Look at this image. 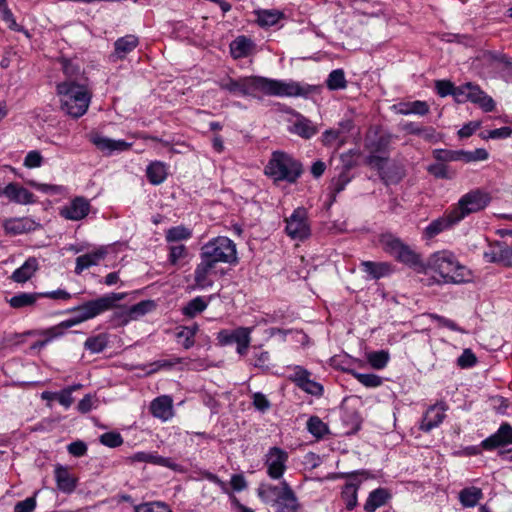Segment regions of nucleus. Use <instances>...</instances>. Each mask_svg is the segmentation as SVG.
Here are the masks:
<instances>
[{
  "mask_svg": "<svg viewBox=\"0 0 512 512\" xmlns=\"http://www.w3.org/2000/svg\"><path fill=\"white\" fill-rule=\"evenodd\" d=\"M43 157L37 150H32L27 153L24 159V166L27 168H38L42 165Z\"/></svg>",
  "mask_w": 512,
  "mask_h": 512,
  "instance_id": "nucleus-63",
  "label": "nucleus"
},
{
  "mask_svg": "<svg viewBox=\"0 0 512 512\" xmlns=\"http://www.w3.org/2000/svg\"><path fill=\"white\" fill-rule=\"evenodd\" d=\"M150 412L154 417L162 421L171 419L174 415L172 397L169 395L156 397L150 404Z\"/></svg>",
  "mask_w": 512,
  "mask_h": 512,
  "instance_id": "nucleus-23",
  "label": "nucleus"
},
{
  "mask_svg": "<svg viewBox=\"0 0 512 512\" xmlns=\"http://www.w3.org/2000/svg\"><path fill=\"white\" fill-rule=\"evenodd\" d=\"M155 308L156 303L154 300H142L132 305L129 309L119 313L116 312L113 317L116 320V325H125L130 320L144 316L145 314L153 311Z\"/></svg>",
  "mask_w": 512,
  "mask_h": 512,
  "instance_id": "nucleus-16",
  "label": "nucleus"
},
{
  "mask_svg": "<svg viewBox=\"0 0 512 512\" xmlns=\"http://www.w3.org/2000/svg\"><path fill=\"white\" fill-rule=\"evenodd\" d=\"M508 445H512V426L508 422H503L495 433L481 442L482 448L487 451Z\"/></svg>",
  "mask_w": 512,
  "mask_h": 512,
  "instance_id": "nucleus-15",
  "label": "nucleus"
},
{
  "mask_svg": "<svg viewBox=\"0 0 512 512\" xmlns=\"http://www.w3.org/2000/svg\"><path fill=\"white\" fill-rule=\"evenodd\" d=\"M391 493L388 489L379 487L372 490L366 499L364 504L365 512H375L378 508L384 506L390 499Z\"/></svg>",
  "mask_w": 512,
  "mask_h": 512,
  "instance_id": "nucleus-29",
  "label": "nucleus"
},
{
  "mask_svg": "<svg viewBox=\"0 0 512 512\" xmlns=\"http://www.w3.org/2000/svg\"><path fill=\"white\" fill-rule=\"evenodd\" d=\"M65 79L56 85L60 107L74 119L86 114L93 96L89 78L79 65L72 60H62Z\"/></svg>",
  "mask_w": 512,
  "mask_h": 512,
  "instance_id": "nucleus-2",
  "label": "nucleus"
},
{
  "mask_svg": "<svg viewBox=\"0 0 512 512\" xmlns=\"http://www.w3.org/2000/svg\"><path fill=\"white\" fill-rule=\"evenodd\" d=\"M90 142L95 145L100 151L111 155L115 151H126L129 150L132 146L131 143H128L124 140H114L108 137L102 136L97 132H93L89 134Z\"/></svg>",
  "mask_w": 512,
  "mask_h": 512,
  "instance_id": "nucleus-17",
  "label": "nucleus"
},
{
  "mask_svg": "<svg viewBox=\"0 0 512 512\" xmlns=\"http://www.w3.org/2000/svg\"><path fill=\"white\" fill-rule=\"evenodd\" d=\"M253 361L251 364L261 370L267 371L270 369V354L268 351H263L261 347L254 348Z\"/></svg>",
  "mask_w": 512,
  "mask_h": 512,
  "instance_id": "nucleus-54",
  "label": "nucleus"
},
{
  "mask_svg": "<svg viewBox=\"0 0 512 512\" xmlns=\"http://www.w3.org/2000/svg\"><path fill=\"white\" fill-rule=\"evenodd\" d=\"M352 176L350 175V169L345 167L341 170V172L336 176L333 177L330 185V205L336 201V196L340 192H342L347 184L351 181Z\"/></svg>",
  "mask_w": 512,
  "mask_h": 512,
  "instance_id": "nucleus-34",
  "label": "nucleus"
},
{
  "mask_svg": "<svg viewBox=\"0 0 512 512\" xmlns=\"http://www.w3.org/2000/svg\"><path fill=\"white\" fill-rule=\"evenodd\" d=\"M461 162L472 163L478 161H485L489 158V153L484 148H477L474 151H466L461 149Z\"/></svg>",
  "mask_w": 512,
  "mask_h": 512,
  "instance_id": "nucleus-55",
  "label": "nucleus"
},
{
  "mask_svg": "<svg viewBox=\"0 0 512 512\" xmlns=\"http://www.w3.org/2000/svg\"><path fill=\"white\" fill-rule=\"evenodd\" d=\"M458 91L459 103L470 101L479 105L485 112H491L495 109L494 100L476 84L467 82L458 86Z\"/></svg>",
  "mask_w": 512,
  "mask_h": 512,
  "instance_id": "nucleus-8",
  "label": "nucleus"
},
{
  "mask_svg": "<svg viewBox=\"0 0 512 512\" xmlns=\"http://www.w3.org/2000/svg\"><path fill=\"white\" fill-rule=\"evenodd\" d=\"M168 167L161 161H153L146 168V177L152 185L162 184L168 175Z\"/></svg>",
  "mask_w": 512,
  "mask_h": 512,
  "instance_id": "nucleus-35",
  "label": "nucleus"
},
{
  "mask_svg": "<svg viewBox=\"0 0 512 512\" xmlns=\"http://www.w3.org/2000/svg\"><path fill=\"white\" fill-rule=\"evenodd\" d=\"M108 346V335L106 333H100L95 336H90L84 342L85 350L92 354H98L103 352Z\"/></svg>",
  "mask_w": 512,
  "mask_h": 512,
  "instance_id": "nucleus-42",
  "label": "nucleus"
},
{
  "mask_svg": "<svg viewBox=\"0 0 512 512\" xmlns=\"http://www.w3.org/2000/svg\"><path fill=\"white\" fill-rule=\"evenodd\" d=\"M398 112L402 115H426L429 112V106L425 101L416 100L413 102L399 104Z\"/></svg>",
  "mask_w": 512,
  "mask_h": 512,
  "instance_id": "nucleus-43",
  "label": "nucleus"
},
{
  "mask_svg": "<svg viewBox=\"0 0 512 512\" xmlns=\"http://www.w3.org/2000/svg\"><path fill=\"white\" fill-rule=\"evenodd\" d=\"M379 177L388 186L399 183L403 178V174L397 168H388L381 172Z\"/></svg>",
  "mask_w": 512,
  "mask_h": 512,
  "instance_id": "nucleus-61",
  "label": "nucleus"
},
{
  "mask_svg": "<svg viewBox=\"0 0 512 512\" xmlns=\"http://www.w3.org/2000/svg\"><path fill=\"white\" fill-rule=\"evenodd\" d=\"M90 211V203L84 197H76L62 208L61 215L69 220L78 221L85 218Z\"/></svg>",
  "mask_w": 512,
  "mask_h": 512,
  "instance_id": "nucleus-22",
  "label": "nucleus"
},
{
  "mask_svg": "<svg viewBox=\"0 0 512 512\" xmlns=\"http://www.w3.org/2000/svg\"><path fill=\"white\" fill-rule=\"evenodd\" d=\"M373 475L370 471L365 469L354 470L350 472H338L335 474V479L348 480L341 489V499L345 503V508L348 511L354 510L358 505V490L363 480L372 478Z\"/></svg>",
  "mask_w": 512,
  "mask_h": 512,
  "instance_id": "nucleus-5",
  "label": "nucleus"
},
{
  "mask_svg": "<svg viewBox=\"0 0 512 512\" xmlns=\"http://www.w3.org/2000/svg\"><path fill=\"white\" fill-rule=\"evenodd\" d=\"M125 296V293L111 292L96 299L86 301L76 307L67 309L65 313H73L74 315L60 322L57 326L64 335L67 329L112 309L116 303L124 299Z\"/></svg>",
  "mask_w": 512,
  "mask_h": 512,
  "instance_id": "nucleus-3",
  "label": "nucleus"
},
{
  "mask_svg": "<svg viewBox=\"0 0 512 512\" xmlns=\"http://www.w3.org/2000/svg\"><path fill=\"white\" fill-rule=\"evenodd\" d=\"M293 371V374L289 376V380L292 381L299 389L316 397H321L323 395V385L311 379V372L309 370L303 366L296 365L294 366Z\"/></svg>",
  "mask_w": 512,
  "mask_h": 512,
  "instance_id": "nucleus-11",
  "label": "nucleus"
},
{
  "mask_svg": "<svg viewBox=\"0 0 512 512\" xmlns=\"http://www.w3.org/2000/svg\"><path fill=\"white\" fill-rule=\"evenodd\" d=\"M295 121L289 128V131L301 138L310 139L317 134V126L302 114L295 112Z\"/></svg>",
  "mask_w": 512,
  "mask_h": 512,
  "instance_id": "nucleus-25",
  "label": "nucleus"
},
{
  "mask_svg": "<svg viewBox=\"0 0 512 512\" xmlns=\"http://www.w3.org/2000/svg\"><path fill=\"white\" fill-rule=\"evenodd\" d=\"M341 422L345 435L356 434L361 429L362 417L356 409L346 408L341 412Z\"/></svg>",
  "mask_w": 512,
  "mask_h": 512,
  "instance_id": "nucleus-31",
  "label": "nucleus"
},
{
  "mask_svg": "<svg viewBox=\"0 0 512 512\" xmlns=\"http://www.w3.org/2000/svg\"><path fill=\"white\" fill-rule=\"evenodd\" d=\"M208 306V302L201 296L191 299L183 308L182 314L188 318H194L203 312Z\"/></svg>",
  "mask_w": 512,
  "mask_h": 512,
  "instance_id": "nucleus-44",
  "label": "nucleus"
},
{
  "mask_svg": "<svg viewBox=\"0 0 512 512\" xmlns=\"http://www.w3.org/2000/svg\"><path fill=\"white\" fill-rule=\"evenodd\" d=\"M39 335L44 336L43 340H38L32 345V349H39L46 346L49 342L54 339L60 338L63 336V332L58 328L57 325L52 326L50 328L44 329L39 332Z\"/></svg>",
  "mask_w": 512,
  "mask_h": 512,
  "instance_id": "nucleus-52",
  "label": "nucleus"
},
{
  "mask_svg": "<svg viewBox=\"0 0 512 512\" xmlns=\"http://www.w3.org/2000/svg\"><path fill=\"white\" fill-rule=\"evenodd\" d=\"M390 359L389 352L386 350L373 351L367 354V361L372 368L381 370L384 369Z\"/></svg>",
  "mask_w": 512,
  "mask_h": 512,
  "instance_id": "nucleus-51",
  "label": "nucleus"
},
{
  "mask_svg": "<svg viewBox=\"0 0 512 512\" xmlns=\"http://www.w3.org/2000/svg\"><path fill=\"white\" fill-rule=\"evenodd\" d=\"M326 86L331 91L345 89L347 81L343 69L332 70L326 79Z\"/></svg>",
  "mask_w": 512,
  "mask_h": 512,
  "instance_id": "nucleus-47",
  "label": "nucleus"
},
{
  "mask_svg": "<svg viewBox=\"0 0 512 512\" xmlns=\"http://www.w3.org/2000/svg\"><path fill=\"white\" fill-rule=\"evenodd\" d=\"M126 247L124 243L101 246L99 248H95L88 243H76L65 246L63 250L67 253H82L81 256H107L122 253L125 251Z\"/></svg>",
  "mask_w": 512,
  "mask_h": 512,
  "instance_id": "nucleus-12",
  "label": "nucleus"
},
{
  "mask_svg": "<svg viewBox=\"0 0 512 512\" xmlns=\"http://www.w3.org/2000/svg\"><path fill=\"white\" fill-rule=\"evenodd\" d=\"M253 47L254 44L251 39L245 36H239L231 42L230 52L234 59H240L247 57L251 53Z\"/></svg>",
  "mask_w": 512,
  "mask_h": 512,
  "instance_id": "nucleus-36",
  "label": "nucleus"
},
{
  "mask_svg": "<svg viewBox=\"0 0 512 512\" xmlns=\"http://www.w3.org/2000/svg\"><path fill=\"white\" fill-rule=\"evenodd\" d=\"M428 317L432 321H436L440 327L448 328L451 331L459 332V333H466V330L460 327L456 322L453 320L446 318L444 316H441L436 313H428Z\"/></svg>",
  "mask_w": 512,
  "mask_h": 512,
  "instance_id": "nucleus-57",
  "label": "nucleus"
},
{
  "mask_svg": "<svg viewBox=\"0 0 512 512\" xmlns=\"http://www.w3.org/2000/svg\"><path fill=\"white\" fill-rule=\"evenodd\" d=\"M482 498L483 492L481 488L476 486L463 488L459 492V501L465 508L475 507Z\"/></svg>",
  "mask_w": 512,
  "mask_h": 512,
  "instance_id": "nucleus-38",
  "label": "nucleus"
},
{
  "mask_svg": "<svg viewBox=\"0 0 512 512\" xmlns=\"http://www.w3.org/2000/svg\"><path fill=\"white\" fill-rule=\"evenodd\" d=\"M37 270V258H27V260L12 273L10 279L16 283H25L33 277Z\"/></svg>",
  "mask_w": 512,
  "mask_h": 512,
  "instance_id": "nucleus-33",
  "label": "nucleus"
},
{
  "mask_svg": "<svg viewBox=\"0 0 512 512\" xmlns=\"http://www.w3.org/2000/svg\"><path fill=\"white\" fill-rule=\"evenodd\" d=\"M288 236L295 240H303L310 235L307 210L304 207L296 208L290 217L286 219Z\"/></svg>",
  "mask_w": 512,
  "mask_h": 512,
  "instance_id": "nucleus-9",
  "label": "nucleus"
},
{
  "mask_svg": "<svg viewBox=\"0 0 512 512\" xmlns=\"http://www.w3.org/2000/svg\"><path fill=\"white\" fill-rule=\"evenodd\" d=\"M253 328L251 327H238L233 330L222 329L217 333V341L220 346H227L236 344L241 341L245 333H252Z\"/></svg>",
  "mask_w": 512,
  "mask_h": 512,
  "instance_id": "nucleus-32",
  "label": "nucleus"
},
{
  "mask_svg": "<svg viewBox=\"0 0 512 512\" xmlns=\"http://www.w3.org/2000/svg\"><path fill=\"white\" fill-rule=\"evenodd\" d=\"M427 172L436 179L451 180L456 176V172L454 170L450 169L447 164L439 161L430 164L427 167Z\"/></svg>",
  "mask_w": 512,
  "mask_h": 512,
  "instance_id": "nucleus-45",
  "label": "nucleus"
},
{
  "mask_svg": "<svg viewBox=\"0 0 512 512\" xmlns=\"http://www.w3.org/2000/svg\"><path fill=\"white\" fill-rule=\"evenodd\" d=\"M438 273L444 283H465L471 280V271L454 258H436Z\"/></svg>",
  "mask_w": 512,
  "mask_h": 512,
  "instance_id": "nucleus-7",
  "label": "nucleus"
},
{
  "mask_svg": "<svg viewBox=\"0 0 512 512\" xmlns=\"http://www.w3.org/2000/svg\"><path fill=\"white\" fill-rule=\"evenodd\" d=\"M490 201L491 197L487 192L481 189H473L461 196L458 203L451 210L460 222L470 214L485 209Z\"/></svg>",
  "mask_w": 512,
  "mask_h": 512,
  "instance_id": "nucleus-6",
  "label": "nucleus"
},
{
  "mask_svg": "<svg viewBox=\"0 0 512 512\" xmlns=\"http://www.w3.org/2000/svg\"><path fill=\"white\" fill-rule=\"evenodd\" d=\"M344 372L352 375L359 383L367 388L379 387L383 383L382 377L373 373H360L355 369H344Z\"/></svg>",
  "mask_w": 512,
  "mask_h": 512,
  "instance_id": "nucleus-40",
  "label": "nucleus"
},
{
  "mask_svg": "<svg viewBox=\"0 0 512 512\" xmlns=\"http://www.w3.org/2000/svg\"><path fill=\"white\" fill-rule=\"evenodd\" d=\"M54 476L57 484V488L63 492L70 494L77 487V478L71 475L68 467L60 464L56 465L54 470Z\"/></svg>",
  "mask_w": 512,
  "mask_h": 512,
  "instance_id": "nucleus-26",
  "label": "nucleus"
},
{
  "mask_svg": "<svg viewBox=\"0 0 512 512\" xmlns=\"http://www.w3.org/2000/svg\"><path fill=\"white\" fill-rule=\"evenodd\" d=\"M252 406L260 413H266L270 410L272 404L265 394L262 392H255L251 396Z\"/></svg>",
  "mask_w": 512,
  "mask_h": 512,
  "instance_id": "nucleus-60",
  "label": "nucleus"
},
{
  "mask_svg": "<svg viewBox=\"0 0 512 512\" xmlns=\"http://www.w3.org/2000/svg\"><path fill=\"white\" fill-rule=\"evenodd\" d=\"M35 496L27 497L23 501H19L14 506V512H32L36 508Z\"/></svg>",
  "mask_w": 512,
  "mask_h": 512,
  "instance_id": "nucleus-64",
  "label": "nucleus"
},
{
  "mask_svg": "<svg viewBox=\"0 0 512 512\" xmlns=\"http://www.w3.org/2000/svg\"><path fill=\"white\" fill-rule=\"evenodd\" d=\"M176 338L178 340L184 339L182 346L184 349L188 350L192 348L195 344V336L199 331V325L194 323L191 326H180L177 328Z\"/></svg>",
  "mask_w": 512,
  "mask_h": 512,
  "instance_id": "nucleus-41",
  "label": "nucleus"
},
{
  "mask_svg": "<svg viewBox=\"0 0 512 512\" xmlns=\"http://www.w3.org/2000/svg\"><path fill=\"white\" fill-rule=\"evenodd\" d=\"M276 512H297L299 503L297 496L290 485H284V491L279 500L274 505Z\"/></svg>",
  "mask_w": 512,
  "mask_h": 512,
  "instance_id": "nucleus-30",
  "label": "nucleus"
},
{
  "mask_svg": "<svg viewBox=\"0 0 512 512\" xmlns=\"http://www.w3.org/2000/svg\"><path fill=\"white\" fill-rule=\"evenodd\" d=\"M387 161L386 157L379 156L375 154V152H372L370 155L366 158V163L371 167L378 171V174L380 175L381 172L385 170V162Z\"/></svg>",
  "mask_w": 512,
  "mask_h": 512,
  "instance_id": "nucleus-62",
  "label": "nucleus"
},
{
  "mask_svg": "<svg viewBox=\"0 0 512 512\" xmlns=\"http://www.w3.org/2000/svg\"><path fill=\"white\" fill-rule=\"evenodd\" d=\"M446 409L447 406L444 402H439L430 406L422 418L420 430L423 432H430L434 428L438 427L446 417Z\"/></svg>",
  "mask_w": 512,
  "mask_h": 512,
  "instance_id": "nucleus-19",
  "label": "nucleus"
},
{
  "mask_svg": "<svg viewBox=\"0 0 512 512\" xmlns=\"http://www.w3.org/2000/svg\"><path fill=\"white\" fill-rule=\"evenodd\" d=\"M379 242L385 253L395 256H417L408 245L391 233L382 234Z\"/></svg>",
  "mask_w": 512,
  "mask_h": 512,
  "instance_id": "nucleus-20",
  "label": "nucleus"
},
{
  "mask_svg": "<svg viewBox=\"0 0 512 512\" xmlns=\"http://www.w3.org/2000/svg\"><path fill=\"white\" fill-rule=\"evenodd\" d=\"M284 485H289V483L283 480L279 485L261 484L257 489V495L264 503L271 504L273 506L274 503L282 496Z\"/></svg>",
  "mask_w": 512,
  "mask_h": 512,
  "instance_id": "nucleus-28",
  "label": "nucleus"
},
{
  "mask_svg": "<svg viewBox=\"0 0 512 512\" xmlns=\"http://www.w3.org/2000/svg\"><path fill=\"white\" fill-rule=\"evenodd\" d=\"M435 89L439 96L446 97L448 95H452L458 102V86H454V84L451 81L437 80L435 82Z\"/></svg>",
  "mask_w": 512,
  "mask_h": 512,
  "instance_id": "nucleus-56",
  "label": "nucleus"
},
{
  "mask_svg": "<svg viewBox=\"0 0 512 512\" xmlns=\"http://www.w3.org/2000/svg\"><path fill=\"white\" fill-rule=\"evenodd\" d=\"M458 223V219L456 218L452 210H450L443 216L431 221L429 225L424 229L423 236L426 239H432L435 236L439 235L440 233L452 228Z\"/></svg>",
  "mask_w": 512,
  "mask_h": 512,
  "instance_id": "nucleus-21",
  "label": "nucleus"
},
{
  "mask_svg": "<svg viewBox=\"0 0 512 512\" xmlns=\"http://www.w3.org/2000/svg\"><path fill=\"white\" fill-rule=\"evenodd\" d=\"M288 453L277 446L269 448L265 455L264 464L267 467V475L274 480L282 478L287 468Z\"/></svg>",
  "mask_w": 512,
  "mask_h": 512,
  "instance_id": "nucleus-10",
  "label": "nucleus"
},
{
  "mask_svg": "<svg viewBox=\"0 0 512 512\" xmlns=\"http://www.w3.org/2000/svg\"><path fill=\"white\" fill-rule=\"evenodd\" d=\"M99 441L104 446L116 448L123 444V437L119 432L110 431L100 435Z\"/></svg>",
  "mask_w": 512,
  "mask_h": 512,
  "instance_id": "nucleus-58",
  "label": "nucleus"
},
{
  "mask_svg": "<svg viewBox=\"0 0 512 512\" xmlns=\"http://www.w3.org/2000/svg\"><path fill=\"white\" fill-rule=\"evenodd\" d=\"M478 360L475 353L467 348L464 349L462 354L457 358V366L461 369H469L477 364Z\"/></svg>",
  "mask_w": 512,
  "mask_h": 512,
  "instance_id": "nucleus-59",
  "label": "nucleus"
},
{
  "mask_svg": "<svg viewBox=\"0 0 512 512\" xmlns=\"http://www.w3.org/2000/svg\"><path fill=\"white\" fill-rule=\"evenodd\" d=\"M36 226L37 223L28 217L11 218L6 219L3 222V228L5 233L10 235H19L30 232L34 230Z\"/></svg>",
  "mask_w": 512,
  "mask_h": 512,
  "instance_id": "nucleus-27",
  "label": "nucleus"
},
{
  "mask_svg": "<svg viewBox=\"0 0 512 512\" xmlns=\"http://www.w3.org/2000/svg\"><path fill=\"white\" fill-rule=\"evenodd\" d=\"M360 266L369 280H378L394 272V267L388 262L363 261Z\"/></svg>",
  "mask_w": 512,
  "mask_h": 512,
  "instance_id": "nucleus-24",
  "label": "nucleus"
},
{
  "mask_svg": "<svg viewBox=\"0 0 512 512\" xmlns=\"http://www.w3.org/2000/svg\"><path fill=\"white\" fill-rule=\"evenodd\" d=\"M303 173L300 161L283 151H274L264 168V174L274 182L294 184Z\"/></svg>",
  "mask_w": 512,
  "mask_h": 512,
  "instance_id": "nucleus-4",
  "label": "nucleus"
},
{
  "mask_svg": "<svg viewBox=\"0 0 512 512\" xmlns=\"http://www.w3.org/2000/svg\"><path fill=\"white\" fill-rule=\"evenodd\" d=\"M2 195L16 204L27 205L35 202V196L32 192L14 182L9 183L3 189L0 187V196Z\"/></svg>",
  "mask_w": 512,
  "mask_h": 512,
  "instance_id": "nucleus-18",
  "label": "nucleus"
},
{
  "mask_svg": "<svg viewBox=\"0 0 512 512\" xmlns=\"http://www.w3.org/2000/svg\"><path fill=\"white\" fill-rule=\"evenodd\" d=\"M307 430L314 437L321 439L329 433V428L318 416H311L307 421Z\"/></svg>",
  "mask_w": 512,
  "mask_h": 512,
  "instance_id": "nucleus-50",
  "label": "nucleus"
},
{
  "mask_svg": "<svg viewBox=\"0 0 512 512\" xmlns=\"http://www.w3.org/2000/svg\"><path fill=\"white\" fill-rule=\"evenodd\" d=\"M218 262L229 263L230 265H237L238 258H206L195 269L194 280L199 288H206L212 285V280L209 275L214 272V268Z\"/></svg>",
  "mask_w": 512,
  "mask_h": 512,
  "instance_id": "nucleus-13",
  "label": "nucleus"
},
{
  "mask_svg": "<svg viewBox=\"0 0 512 512\" xmlns=\"http://www.w3.org/2000/svg\"><path fill=\"white\" fill-rule=\"evenodd\" d=\"M220 89L233 95L260 98L261 95L276 97H307L314 88L293 80H278L263 76H245L237 79L229 76L218 82Z\"/></svg>",
  "mask_w": 512,
  "mask_h": 512,
  "instance_id": "nucleus-1",
  "label": "nucleus"
},
{
  "mask_svg": "<svg viewBox=\"0 0 512 512\" xmlns=\"http://www.w3.org/2000/svg\"><path fill=\"white\" fill-rule=\"evenodd\" d=\"M257 23L261 27H270L275 25L280 18L282 13L277 10H259L256 12Z\"/></svg>",
  "mask_w": 512,
  "mask_h": 512,
  "instance_id": "nucleus-49",
  "label": "nucleus"
},
{
  "mask_svg": "<svg viewBox=\"0 0 512 512\" xmlns=\"http://www.w3.org/2000/svg\"><path fill=\"white\" fill-rule=\"evenodd\" d=\"M433 158L436 161L447 163V162H457L461 161V149L460 150H450V149H435L432 152Z\"/></svg>",
  "mask_w": 512,
  "mask_h": 512,
  "instance_id": "nucleus-53",
  "label": "nucleus"
},
{
  "mask_svg": "<svg viewBox=\"0 0 512 512\" xmlns=\"http://www.w3.org/2000/svg\"><path fill=\"white\" fill-rule=\"evenodd\" d=\"M39 299V292H20L8 299L7 302L11 308L22 309L34 306Z\"/></svg>",
  "mask_w": 512,
  "mask_h": 512,
  "instance_id": "nucleus-37",
  "label": "nucleus"
},
{
  "mask_svg": "<svg viewBox=\"0 0 512 512\" xmlns=\"http://www.w3.org/2000/svg\"><path fill=\"white\" fill-rule=\"evenodd\" d=\"M201 256H236V245L228 237L218 236L202 247Z\"/></svg>",
  "mask_w": 512,
  "mask_h": 512,
  "instance_id": "nucleus-14",
  "label": "nucleus"
},
{
  "mask_svg": "<svg viewBox=\"0 0 512 512\" xmlns=\"http://www.w3.org/2000/svg\"><path fill=\"white\" fill-rule=\"evenodd\" d=\"M347 137L336 128L327 129L322 134V143L324 146H342Z\"/></svg>",
  "mask_w": 512,
  "mask_h": 512,
  "instance_id": "nucleus-48",
  "label": "nucleus"
},
{
  "mask_svg": "<svg viewBox=\"0 0 512 512\" xmlns=\"http://www.w3.org/2000/svg\"><path fill=\"white\" fill-rule=\"evenodd\" d=\"M192 236V231L184 225L171 227L166 231L165 239L169 244L180 243Z\"/></svg>",
  "mask_w": 512,
  "mask_h": 512,
  "instance_id": "nucleus-46",
  "label": "nucleus"
},
{
  "mask_svg": "<svg viewBox=\"0 0 512 512\" xmlns=\"http://www.w3.org/2000/svg\"><path fill=\"white\" fill-rule=\"evenodd\" d=\"M138 45V38L134 35H126L117 39L114 43L115 54L118 58L123 59L133 51Z\"/></svg>",
  "mask_w": 512,
  "mask_h": 512,
  "instance_id": "nucleus-39",
  "label": "nucleus"
}]
</instances>
